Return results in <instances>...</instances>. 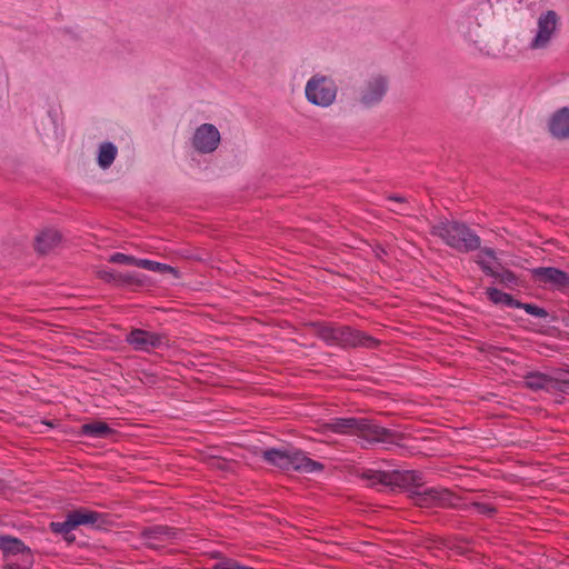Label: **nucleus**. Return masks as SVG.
<instances>
[{"instance_id":"nucleus-1","label":"nucleus","mask_w":569,"mask_h":569,"mask_svg":"<svg viewBox=\"0 0 569 569\" xmlns=\"http://www.w3.org/2000/svg\"><path fill=\"white\" fill-rule=\"evenodd\" d=\"M310 326L315 335L328 346H338L343 349H373L380 343L376 338L349 326H333L326 322H312Z\"/></svg>"},{"instance_id":"nucleus-2","label":"nucleus","mask_w":569,"mask_h":569,"mask_svg":"<svg viewBox=\"0 0 569 569\" xmlns=\"http://www.w3.org/2000/svg\"><path fill=\"white\" fill-rule=\"evenodd\" d=\"M261 458L268 465L283 471L313 473L325 469L321 462L310 459L299 449L269 448L261 452Z\"/></svg>"},{"instance_id":"nucleus-3","label":"nucleus","mask_w":569,"mask_h":569,"mask_svg":"<svg viewBox=\"0 0 569 569\" xmlns=\"http://www.w3.org/2000/svg\"><path fill=\"white\" fill-rule=\"evenodd\" d=\"M431 233L460 251L470 252L480 248V237L466 223L456 220H443L432 226Z\"/></svg>"},{"instance_id":"nucleus-4","label":"nucleus","mask_w":569,"mask_h":569,"mask_svg":"<svg viewBox=\"0 0 569 569\" xmlns=\"http://www.w3.org/2000/svg\"><path fill=\"white\" fill-rule=\"evenodd\" d=\"M403 481L411 482L413 489L410 490V498L413 503L421 508L432 507H455L456 497L448 489L425 488L422 486L421 476L415 471L407 472L402 476Z\"/></svg>"},{"instance_id":"nucleus-5","label":"nucleus","mask_w":569,"mask_h":569,"mask_svg":"<svg viewBox=\"0 0 569 569\" xmlns=\"http://www.w3.org/2000/svg\"><path fill=\"white\" fill-rule=\"evenodd\" d=\"M356 436L365 441L363 448L378 443L400 446L403 435L391 429H387L373 420L360 418Z\"/></svg>"},{"instance_id":"nucleus-6","label":"nucleus","mask_w":569,"mask_h":569,"mask_svg":"<svg viewBox=\"0 0 569 569\" xmlns=\"http://www.w3.org/2000/svg\"><path fill=\"white\" fill-rule=\"evenodd\" d=\"M101 515L86 508H78L67 513L63 521H52L50 530L54 533L63 535L68 543L74 541L76 537L71 533L73 529L82 525L97 526Z\"/></svg>"},{"instance_id":"nucleus-7","label":"nucleus","mask_w":569,"mask_h":569,"mask_svg":"<svg viewBox=\"0 0 569 569\" xmlns=\"http://www.w3.org/2000/svg\"><path fill=\"white\" fill-rule=\"evenodd\" d=\"M338 87L336 82L327 76L315 74L312 76L305 88L307 100L318 107L331 106L337 97Z\"/></svg>"},{"instance_id":"nucleus-8","label":"nucleus","mask_w":569,"mask_h":569,"mask_svg":"<svg viewBox=\"0 0 569 569\" xmlns=\"http://www.w3.org/2000/svg\"><path fill=\"white\" fill-rule=\"evenodd\" d=\"M181 535V530L177 528L167 525H154L143 528L140 538L147 548L159 550L167 543L179 539Z\"/></svg>"},{"instance_id":"nucleus-9","label":"nucleus","mask_w":569,"mask_h":569,"mask_svg":"<svg viewBox=\"0 0 569 569\" xmlns=\"http://www.w3.org/2000/svg\"><path fill=\"white\" fill-rule=\"evenodd\" d=\"M523 379L526 387L533 391L546 390L550 393H567L569 391V380L565 378H558L541 372H528Z\"/></svg>"},{"instance_id":"nucleus-10","label":"nucleus","mask_w":569,"mask_h":569,"mask_svg":"<svg viewBox=\"0 0 569 569\" xmlns=\"http://www.w3.org/2000/svg\"><path fill=\"white\" fill-rule=\"evenodd\" d=\"M126 341L132 346L134 350L147 352L168 345V338L166 335L151 332L143 329L131 330L127 336Z\"/></svg>"},{"instance_id":"nucleus-11","label":"nucleus","mask_w":569,"mask_h":569,"mask_svg":"<svg viewBox=\"0 0 569 569\" xmlns=\"http://www.w3.org/2000/svg\"><path fill=\"white\" fill-rule=\"evenodd\" d=\"M220 142V133L211 123L199 126L192 138L193 148L200 153L213 152Z\"/></svg>"},{"instance_id":"nucleus-12","label":"nucleus","mask_w":569,"mask_h":569,"mask_svg":"<svg viewBox=\"0 0 569 569\" xmlns=\"http://www.w3.org/2000/svg\"><path fill=\"white\" fill-rule=\"evenodd\" d=\"M387 90L388 79L381 74L373 76L367 80L360 94V101L366 107H372L383 99Z\"/></svg>"},{"instance_id":"nucleus-13","label":"nucleus","mask_w":569,"mask_h":569,"mask_svg":"<svg viewBox=\"0 0 569 569\" xmlns=\"http://www.w3.org/2000/svg\"><path fill=\"white\" fill-rule=\"evenodd\" d=\"M558 17L552 10L541 14L538 19V31L530 43L531 49L545 48L556 30Z\"/></svg>"},{"instance_id":"nucleus-14","label":"nucleus","mask_w":569,"mask_h":569,"mask_svg":"<svg viewBox=\"0 0 569 569\" xmlns=\"http://www.w3.org/2000/svg\"><path fill=\"white\" fill-rule=\"evenodd\" d=\"M533 280L542 286L562 288L569 284V276L553 267H539L531 270Z\"/></svg>"},{"instance_id":"nucleus-15","label":"nucleus","mask_w":569,"mask_h":569,"mask_svg":"<svg viewBox=\"0 0 569 569\" xmlns=\"http://www.w3.org/2000/svg\"><path fill=\"white\" fill-rule=\"evenodd\" d=\"M98 278L108 283H114L117 286L130 287V286H142L143 280L138 273H122L112 269H101L97 272Z\"/></svg>"},{"instance_id":"nucleus-16","label":"nucleus","mask_w":569,"mask_h":569,"mask_svg":"<svg viewBox=\"0 0 569 569\" xmlns=\"http://www.w3.org/2000/svg\"><path fill=\"white\" fill-rule=\"evenodd\" d=\"M359 419L360 418L356 417H335L321 425V430L323 433L333 432L338 435L356 436Z\"/></svg>"},{"instance_id":"nucleus-17","label":"nucleus","mask_w":569,"mask_h":569,"mask_svg":"<svg viewBox=\"0 0 569 569\" xmlns=\"http://www.w3.org/2000/svg\"><path fill=\"white\" fill-rule=\"evenodd\" d=\"M549 132L557 139L569 137V107L557 110L549 120Z\"/></svg>"},{"instance_id":"nucleus-18","label":"nucleus","mask_w":569,"mask_h":569,"mask_svg":"<svg viewBox=\"0 0 569 569\" xmlns=\"http://www.w3.org/2000/svg\"><path fill=\"white\" fill-rule=\"evenodd\" d=\"M0 550L4 558L10 556H20V558H24L28 555H33L31 549L26 546L21 539L9 535H0Z\"/></svg>"},{"instance_id":"nucleus-19","label":"nucleus","mask_w":569,"mask_h":569,"mask_svg":"<svg viewBox=\"0 0 569 569\" xmlns=\"http://www.w3.org/2000/svg\"><path fill=\"white\" fill-rule=\"evenodd\" d=\"M61 241V234L58 230L47 229L36 237V250L39 253H48Z\"/></svg>"},{"instance_id":"nucleus-20","label":"nucleus","mask_w":569,"mask_h":569,"mask_svg":"<svg viewBox=\"0 0 569 569\" xmlns=\"http://www.w3.org/2000/svg\"><path fill=\"white\" fill-rule=\"evenodd\" d=\"M361 478L368 480L370 486L375 487L377 485L381 486H391L397 483L399 479V472L393 471H380V470H371L368 469L362 472Z\"/></svg>"},{"instance_id":"nucleus-21","label":"nucleus","mask_w":569,"mask_h":569,"mask_svg":"<svg viewBox=\"0 0 569 569\" xmlns=\"http://www.w3.org/2000/svg\"><path fill=\"white\" fill-rule=\"evenodd\" d=\"M114 433V430L103 421H93L81 426V435L93 439H106Z\"/></svg>"},{"instance_id":"nucleus-22","label":"nucleus","mask_w":569,"mask_h":569,"mask_svg":"<svg viewBox=\"0 0 569 569\" xmlns=\"http://www.w3.org/2000/svg\"><path fill=\"white\" fill-rule=\"evenodd\" d=\"M478 263L487 276L493 277L500 283L507 287H513L518 284V278L512 271L508 269H501V271H497L493 268H491L488 263L481 260H479Z\"/></svg>"},{"instance_id":"nucleus-23","label":"nucleus","mask_w":569,"mask_h":569,"mask_svg":"<svg viewBox=\"0 0 569 569\" xmlns=\"http://www.w3.org/2000/svg\"><path fill=\"white\" fill-rule=\"evenodd\" d=\"M486 295L488 299L495 305H505L510 308L520 306V301L516 300L511 295L493 287L487 288Z\"/></svg>"},{"instance_id":"nucleus-24","label":"nucleus","mask_w":569,"mask_h":569,"mask_svg":"<svg viewBox=\"0 0 569 569\" xmlns=\"http://www.w3.org/2000/svg\"><path fill=\"white\" fill-rule=\"evenodd\" d=\"M118 153L117 147L112 142L100 144L98 153V164L102 169H108L114 161Z\"/></svg>"},{"instance_id":"nucleus-25","label":"nucleus","mask_w":569,"mask_h":569,"mask_svg":"<svg viewBox=\"0 0 569 569\" xmlns=\"http://www.w3.org/2000/svg\"><path fill=\"white\" fill-rule=\"evenodd\" d=\"M139 268L147 269L150 271L160 272V273L169 272V273L174 274L176 277H179V271L176 268H173L169 264L152 261L149 259H140Z\"/></svg>"},{"instance_id":"nucleus-26","label":"nucleus","mask_w":569,"mask_h":569,"mask_svg":"<svg viewBox=\"0 0 569 569\" xmlns=\"http://www.w3.org/2000/svg\"><path fill=\"white\" fill-rule=\"evenodd\" d=\"M109 262L139 267L140 259L122 252H116L110 256Z\"/></svg>"},{"instance_id":"nucleus-27","label":"nucleus","mask_w":569,"mask_h":569,"mask_svg":"<svg viewBox=\"0 0 569 569\" xmlns=\"http://www.w3.org/2000/svg\"><path fill=\"white\" fill-rule=\"evenodd\" d=\"M34 563L33 555L20 558V561H10L3 566V569H32Z\"/></svg>"},{"instance_id":"nucleus-28","label":"nucleus","mask_w":569,"mask_h":569,"mask_svg":"<svg viewBox=\"0 0 569 569\" xmlns=\"http://www.w3.org/2000/svg\"><path fill=\"white\" fill-rule=\"evenodd\" d=\"M212 569H254L240 565L237 560L231 558H222L220 561L212 566Z\"/></svg>"},{"instance_id":"nucleus-29","label":"nucleus","mask_w":569,"mask_h":569,"mask_svg":"<svg viewBox=\"0 0 569 569\" xmlns=\"http://www.w3.org/2000/svg\"><path fill=\"white\" fill-rule=\"evenodd\" d=\"M517 308L523 309L527 313L538 317V318H545L548 316V312L543 308H541L537 305L525 303V302L520 301V306H518Z\"/></svg>"},{"instance_id":"nucleus-30","label":"nucleus","mask_w":569,"mask_h":569,"mask_svg":"<svg viewBox=\"0 0 569 569\" xmlns=\"http://www.w3.org/2000/svg\"><path fill=\"white\" fill-rule=\"evenodd\" d=\"M470 507L473 508L479 515H483L489 518L493 517L497 512L495 506L485 502H472Z\"/></svg>"},{"instance_id":"nucleus-31","label":"nucleus","mask_w":569,"mask_h":569,"mask_svg":"<svg viewBox=\"0 0 569 569\" xmlns=\"http://www.w3.org/2000/svg\"><path fill=\"white\" fill-rule=\"evenodd\" d=\"M388 200L400 203L401 206H408V199L402 196L391 194L387 197Z\"/></svg>"},{"instance_id":"nucleus-32","label":"nucleus","mask_w":569,"mask_h":569,"mask_svg":"<svg viewBox=\"0 0 569 569\" xmlns=\"http://www.w3.org/2000/svg\"><path fill=\"white\" fill-rule=\"evenodd\" d=\"M390 211L397 213V214H407L409 216L410 214V211H409V208L408 206H397V208H389Z\"/></svg>"},{"instance_id":"nucleus-33","label":"nucleus","mask_w":569,"mask_h":569,"mask_svg":"<svg viewBox=\"0 0 569 569\" xmlns=\"http://www.w3.org/2000/svg\"><path fill=\"white\" fill-rule=\"evenodd\" d=\"M482 252L485 254H487L488 257H490V258L495 257V251L492 249H490V248L482 249Z\"/></svg>"},{"instance_id":"nucleus-34","label":"nucleus","mask_w":569,"mask_h":569,"mask_svg":"<svg viewBox=\"0 0 569 569\" xmlns=\"http://www.w3.org/2000/svg\"><path fill=\"white\" fill-rule=\"evenodd\" d=\"M212 558L219 559V561L224 558L220 552L212 553Z\"/></svg>"}]
</instances>
